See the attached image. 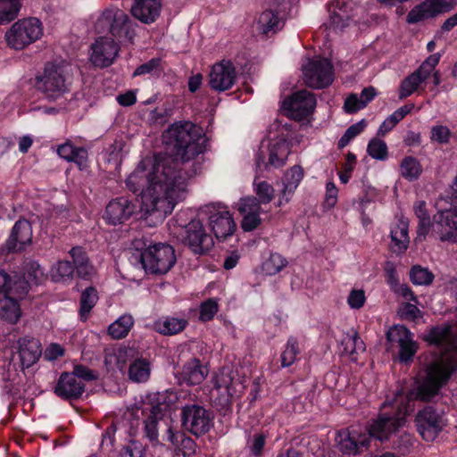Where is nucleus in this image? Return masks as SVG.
<instances>
[{"label":"nucleus","mask_w":457,"mask_h":457,"mask_svg":"<svg viewBox=\"0 0 457 457\" xmlns=\"http://www.w3.org/2000/svg\"><path fill=\"white\" fill-rule=\"evenodd\" d=\"M209 369L199 358L192 357L186 361L175 377L180 386L200 385L207 377Z\"/></svg>","instance_id":"nucleus-24"},{"label":"nucleus","mask_w":457,"mask_h":457,"mask_svg":"<svg viewBox=\"0 0 457 457\" xmlns=\"http://www.w3.org/2000/svg\"><path fill=\"white\" fill-rule=\"evenodd\" d=\"M98 299V292L93 286L86 287L81 292L79 309V320L83 322L87 320L89 314L97 303Z\"/></svg>","instance_id":"nucleus-33"},{"label":"nucleus","mask_w":457,"mask_h":457,"mask_svg":"<svg viewBox=\"0 0 457 457\" xmlns=\"http://www.w3.org/2000/svg\"><path fill=\"white\" fill-rule=\"evenodd\" d=\"M442 54L439 53L430 54L416 70L421 77L426 80L430 74L434 71L436 66L438 64Z\"/></svg>","instance_id":"nucleus-53"},{"label":"nucleus","mask_w":457,"mask_h":457,"mask_svg":"<svg viewBox=\"0 0 457 457\" xmlns=\"http://www.w3.org/2000/svg\"><path fill=\"white\" fill-rule=\"evenodd\" d=\"M453 9V4L452 2L445 0H425L409 12L406 21L410 24H416L421 21L434 18L438 14L448 12Z\"/></svg>","instance_id":"nucleus-21"},{"label":"nucleus","mask_w":457,"mask_h":457,"mask_svg":"<svg viewBox=\"0 0 457 457\" xmlns=\"http://www.w3.org/2000/svg\"><path fill=\"white\" fill-rule=\"evenodd\" d=\"M269 436V430L262 428L248 438L247 445L252 455L254 457H260L262 455L266 440Z\"/></svg>","instance_id":"nucleus-45"},{"label":"nucleus","mask_w":457,"mask_h":457,"mask_svg":"<svg viewBox=\"0 0 457 457\" xmlns=\"http://www.w3.org/2000/svg\"><path fill=\"white\" fill-rule=\"evenodd\" d=\"M137 23L123 11L116 7L105 8L95 22L98 34L109 33L120 43H133Z\"/></svg>","instance_id":"nucleus-6"},{"label":"nucleus","mask_w":457,"mask_h":457,"mask_svg":"<svg viewBox=\"0 0 457 457\" xmlns=\"http://www.w3.org/2000/svg\"><path fill=\"white\" fill-rule=\"evenodd\" d=\"M69 372L71 373L74 378H77V380H80L83 383L98 379V373L83 364H75L72 371Z\"/></svg>","instance_id":"nucleus-52"},{"label":"nucleus","mask_w":457,"mask_h":457,"mask_svg":"<svg viewBox=\"0 0 457 457\" xmlns=\"http://www.w3.org/2000/svg\"><path fill=\"white\" fill-rule=\"evenodd\" d=\"M367 153L375 160L385 161L388 157V147L384 140L374 137L368 143Z\"/></svg>","instance_id":"nucleus-46"},{"label":"nucleus","mask_w":457,"mask_h":457,"mask_svg":"<svg viewBox=\"0 0 457 457\" xmlns=\"http://www.w3.org/2000/svg\"><path fill=\"white\" fill-rule=\"evenodd\" d=\"M15 357H12L11 361L8 363L7 370L3 372L2 374V384L1 387V396L5 398L8 401L11 397H13L18 389L14 387L13 380L16 377V369H12V362H14Z\"/></svg>","instance_id":"nucleus-39"},{"label":"nucleus","mask_w":457,"mask_h":457,"mask_svg":"<svg viewBox=\"0 0 457 457\" xmlns=\"http://www.w3.org/2000/svg\"><path fill=\"white\" fill-rule=\"evenodd\" d=\"M402 316L408 320L413 321L421 318V312L415 304L407 303L403 308Z\"/></svg>","instance_id":"nucleus-59"},{"label":"nucleus","mask_w":457,"mask_h":457,"mask_svg":"<svg viewBox=\"0 0 457 457\" xmlns=\"http://www.w3.org/2000/svg\"><path fill=\"white\" fill-rule=\"evenodd\" d=\"M337 187L333 182H328L326 185V204L329 207H334L337 200Z\"/></svg>","instance_id":"nucleus-62"},{"label":"nucleus","mask_w":457,"mask_h":457,"mask_svg":"<svg viewBox=\"0 0 457 457\" xmlns=\"http://www.w3.org/2000/svg\"><path fill=\"white\" fill-rule=\"evenodd\" d=\"M359 4L354 0H333L328 4L329 20L324 25L329 30H343L356 14Z\"/></svg>","instance_id":"nucleus-16"},{"label":"nucleus","mask_w":457,"mask_h":457,"mask_svg":"<svg viewBox=\"0 0 457 457\" xmlns=\"http://www.w3.org/2000/svg\"><path fill=\"white\" fill-rule=\"evenodd\" d=\"M414 422L420 436L427 442H433L444 430L447 420L444 410L428 404L418 411Z\"/></svg>","instance_id":"nucleus-12"},{"label":"nucleus","mask_w":457,"mask_h":457,"mask_svg":"<svg viewBox=\"0 0 457 457\" xmlns=\"http://www.w3.org/2000/svg\"><path fill=\"white\" fill-rule=\"evenodd\" d=\"M87 151L84 147H76L70 162H73L80 168L86 164Z\"/></svg>","instance_id":"nucleus-64"},{"label":"nucleus","mask_w":457,"mask_h":457,"mask_svg":"<svg viewBox=\"0 0 457 457\" xmlns=\"http://www.w3.org/2000/svg\"><path fill=\"white\" fill-rule=\"evenodd\" d=\"M336 441L343 454L355 455L370 446V437L357 430L342 429L337 434Z\"/></svg>","instance_id":"nucleus-26"},{"label":"nucleus","mask_w":457,"mask_h":457,"mask_svg":"<svg viewBox=\"0 0 457 457\" xmlns=\"http://www.w3.org/2000/svg\"><path fill=\"white\" fill-rule=\"evenodd\" d=\"M236 78L237 71L234 63L230 60H222L212 66L209 85L215 91L224 92L233 87Z\"/></svg>","instance_id":"nucleus-23"},{"label":"nucleus","mask_w":457,"mask_h":457,"mask_svg":"<svg viewBox=\"0 0 457 457\" xmlns=\"http://www.w3.org/2000/svg\"><path fill=\"white\" fill-rule=\"evenodd\" d=\"M424 77H421L419 72L414 71L409 76H407L400 85L399 98L404 99L413 94L420 85L424 82Z\"/></svg>","instance_id":"nucleus-43"},{"label":"nucleus","mask_w":457,"mask_h":457,"mask_svg":"<svg viewBox=\"0 0 457 457\" xmlns=\"http://www.w3.org/2000/svg\"><path fill=\"white\" fill-rule=\"evenodd\" d=\"M4 298L0 299V318L11 324H15L21 316L19 298L12 294L2 293Z\"/></svg>","instance_id":"nucleus-31"},{"label":"nucleus","mask_w":457,"mask_h":457,"mask_svg":"<svg viewBox=\"0 0 457 457\" xmlns=\"http://www.w3.org/2000/svg\"><path fill=\"white\" fill-rule=\"evenodd\" d=\"M456 370L457 365L450 362L438 361L430 364L426 376L414 389L408 392L407 399L432 403L435 398L441 395L442 388L448 384Z\"/></svg>","instance_id":"nucleus-4"},{"label":"nucleus","mask_w":457,"mask_h":457,"mask_svg":"<svg viewBox=\"0 0 457 457\" xmlns=\"http://www.w3.org/2000/svg\"><path fill=\"white\" fill-rule=\"evenodd\" d=\"M161 8L160 0H134L131 13L141 22L150 24L160 16Z\"/></svg>","instance_id":"nucleus-29"},{"label":"nucleus","mask_w":457,"mask_h":457,"mask_svg":"<svg viewBox=\"0 0 457 457\" xmlns=\"http://www.w3.org/2000/svg\"><path fill=\"white\" fill-rule=\"evenodd\" d=\"M291 143L285 137H278L270 140L269 144V159L266 162V157L263 152L256 154L255 164L257 170L261 172L269 167L280 168L286 164V161L290 153Z\"/></svg>","instance_id":"nucleus-17"},{"label":"nucleus","mask_w":457,"mask_h":457,"mask_svg":"<svg viewBox=\"0 0 457 457\" xmlns=\"http://www.w3.org/2000/svg\"><path fill=\"white\" fill-rule=\"evenodd\" d=\"M21 7L19 0H0V25L15 20Z\"/></svg>","instance_id":"nucleus-42"},{"label":"nucleus","mask_w":457,"mask_h":457,"mask_svg":"<svg viewBox=\"0 0 457 457\" xmlns=\"http://www.w3.org/2000/svg\"><path fill=\"white\" fill-rule=\"evenodd\" d=\"M164 154L154 155L152 170L144 162L127 178L126 186L137 197L145 214H170L184 198L190 176L182 166L204 152L206 142L200 129L190 121L170 125L162 134Z\"/></svg>","instance_id":"nucleus-1"},{"label":"nucleus","mask_w":457,"mask_h":457,"mask_svg":"<svg viewBox=\"0 0 457 457\" xmlns=\"http://www.w3.org/2000/svg\"><path fill=\"white\" fill-rule=\"evenodd\" d=\"M45 279L44 269L37 261L25 258L18 270H12L6 291L19 298H25L33 286H37Z\"/></svg>","instance_id":"nucleus-8"},{"label":"nucleus","mask_w":457,"mask_h":457,"mask_svg":"<svg viewBox=\"0 0 457 457\" xmlns=\"http://www.w3.org/2000/svg\"><path fill=\"white\" fill-rule=\"evenodd\" d=\"M315 96L307 91L300 90L283 101L282 107L296 120H303L312 114L316 107Z\"/></svg>","instance_id":"nucleus-19"},{"label":"nucleus","mask_w":457,"mask_h":457,"mask_svg":"<svg viewBox=\"0 0 457 457\" xmlns=\"http://www.w3.org/2000/svg\"><path fill=\"white\" fill-rule=\"evenodd\" d=\"M287 263V259L280 253H272L269 259L263 263L262 269L267 275L272 276L280 272Z\"/></svg>","instance_id":"nucleus-48"},{"label":"nucleus","mask_w":457,"mask_h":457,"mask_svg":"<svg viewBox=\"0 0 457 457\" xmlns=\"http://www.w3.org/2000/svg\"><path fill=\"white\" fill-rule=\"evenodd\" d=\"M451 135V130L446 126L436 125L431 129L430 139L439 144H447Z\"/></svg>","instance_id":"nucleus-55"},{"label":"nucleus","mask_w":457,"mask_h":457,"mask_svg":"<svg viewBox=\"0 0 457 457\" xmlns=\"http://www.w3.org/2000/svg\"><path fill=\"white\" fill-rule=\"evenodd\" d=\"M451 327L447 324L431 327L424 335L423 340L429 345L442 347L446 345L451 335Z\"/></svg>","instance_id":"nucleus-36"},{"label":"nucleus","mask_w":457,"mask_h":457,"mask_svg":"<svg viewBox=\"0 0 457 457\" xmlns=\"http://www.w3.org/2000/svg\"><path fill=\"white\" fill-rule=\"evenodd\" d=\"M129 262L148 274H166L177 262L174 248L166 243L147 244L146 240L135 239Z\"/></svg>","instance_id":"nucleus-3"},{"label":"nucleus","mask_w":457,"mask_h":457,"mask_svg":"<svg viewBox=\"0 0 457 457\" xmlns=\"http://www.w3.org/2000/svg\"><path fill=\"white\" fill-rule=\"evenodd\" d=\"M187 324L188 321L186 319L166 317L163 320L155 322L154 329L162 335L172 336L183 331Z\"/></svg>","instance_id":"nucleus-35"},{"label":"nucleus","mask_w":457,"mask_h":457,"mask_svg":"<svg viewBox=\"0 0 457 457\" xmlns=\"http://www.w3.org/2000/svg\"><path fill=\"white\" fill-rule=\"evenodd\" d=\"M303 175V170L300 165L293 166L285 173L283 178L284 196L287 195H292L295 191L300 182L302 181Z\"/></svg>","instance_id":"nucleus-40"},{"label":"nucleus","mask_w":457,"mask_h":457,"mask_svg":"<svg viewBox=\"0 0 457 457\" xmlns=\"http://www.w3.org/2000/svg\"><path fill=\"white\" fill-rule=\"evenodd\" d=\"M43 34V25L35 17L21 19L14 22L5 33L7 46L15 50H22L36 42Z\"/></svg>","instance_id":"nucleus-11"},{"label":"nucleus","mask_w":457,"mask_h":457,"mask_svg":"<svg viewBox=\"0 0 457 457\" xmlns=\"http://www.w3.org/2000/svg\"><path fill=\"white\" fill-rule=\"evenodd\" d=\"M240 212L245 213L241 221V228L244 231H253L261 224L260 205L256 198L244 200Z\"/></svg>","instance_id":"nucleus-30"},{"label":"nucleus","mask_w":457,"mask_h":457,"mask_svg":"<svg viewBox=\"0 0 457 457\" xmlns=\"http://www.w3.org/2000/svg\"><path fill=\"white\" fill-rule=\"evenodd\" d=\"M253 185L255 186V193L258 196L257 203L269 204L274 196V189L271 185L266 181L256 182L254 180Z\"/></svg>","instance_id":"nucleus-51"},{"label":"nucleus","mask_w":457,"mask_h":457,"mask_svg":"<svg viewBox=\"0 0 457 457\" xmlns=\"http://www.w3.org/2000/svg\"><path fill=\"white\" fill-rule=\"evenodd\" d=\"M150 374L151 363L148 359L137 357L130 362L129 367V378L133 382H146L150 378Z\"/></svg>","instance_id":"nucleus-34"},{"label":"nucleus","mask_w":457,"mask_h":457,"mask_svg":"<svg viewBox=\"0 0 457 457\" xmlns=\"http://www.w3.org/2000/svg\"><path fill=\"white\" fill-rule=\"evenodd\" d=\"M401 332L403 333V337H400L399 344V354L398 358L401 362L409 363L412 361L413 357L415 356L418 345L412 339L411 332L405 327L401 328Z\"/></svg>","instance_id":"nucleus-32"},{"label":"nucleus","mask_w":457,"mask_h":457,"mask_svg":"<svg viewBox=\"0 0 457 457\" xmlns=\"http://www.w3.org/2000/svg\"><path fill=\"white\" fill-rule=\"evenodd\" d=\"M185 212L177 214L176 222L180 228L179 237L183 245H187L195 254H205L214 245L212 236L206 232L204 220L197 216L188 222L184 219Z\"/></svg>","instance_id":"nucleus-7"},{"label":"nucleus","mask_w":457,"mask_h":457,"mask_svg":"<svg viewBox=\"0 0 457 457\" xmlns=\"http://www.w3.org/2000/svg\"><path fill=\"white\" fill-rule=\"evenodd\" d=\"M151 403L145 406L142 413L147 414L144 420L145 436L153 445L170 443L174 447L183 450L184 455L194 452L195 444L191 438L169 425L170 419L166 418L170 406L166 397L160 393L149 395Z\"/></svg>","instance_id":"nucleus-2"},{"label":"nucleus","mask_w":457,"mask_h":457,"mask_svg":"<svg viewBox=\"0 0 457 457\" xmlns=\"http://www.w3.org/2000/svg\"><path fill=\"white\" fill-rule=\"evenodd\" d=\"M133 325V317L130 314H124L109 326L108 334L113 339H122L128 336Z\"/></svg>","instance_id":"nucleus-37"},{"label":"nucleus","mask_w":457,"mask_h":457,"mask_svg":"<svg viewBox=\"0 0 457 457\" xmlns=\"http://www.w3.org/2000/svg\"><path fill=\"white\" fill-rule=\"evenodd\" d=\"M197 216L207 220L211 231L219 241L231 237L237 229L230 212L220 204L211 203L201 206Z\"/></svg>","instance_id":"nucleus-9"},{"label":"nucleus","mask_w":457,"mask_h":457,"mask_svg":"<svg viewBox=\"0 0 457 457\" xmlns=\"http://www.w3.org/2000/svg\"><path fill=\"white\" fill-rule=\"evenodd\" d=\"M121 457H144L145 448L143 445L136 440H131L129 444L124 446L120 453Z\"/></svg>","instance_id":"nucleus-56"},{"label":"nucleus","mask_w":457,"mask_h":457,"mask_svg":"<svg viewBox=\"0 0 457 457\" xmlns=\"http://www.w3.org/2000/svg\"><path fill=\"white\" fill-rule=\"evenodd\" d=\"M137 212L145 213V206H141L138 198L120 196L112 199L108 203L103 218L107 224L116 226L125 223Z\"/></svg>","instance_id":"nucleus-14"},{"label":"nucleus","mask_w":457,"mask_h":457,"mask_svg":"<svg viewBox=\"0 0 457 457\" xmlns=\"http://www.w3.org/2000/svg\"><path fill=\"white\" fill-rule=\"evenodd\" d=\"M17 352L12 355L15 357L12 362V369H16V361H19V367L21 370L31 367L41 356V344L32 337H24L17 342Z\"/></svg>","instance_id":"nucleus-22"},{"label":"nucleus","mask_w":457,"mask_h":457,"mask_svg":"<svg viewBox=\"0 0 457 457\" xmlns=\"http://www.w3.org/2000/svg\"><path fill=\"white\" fill-rule=\"evenodd\" d=\"M434 274L427 268L420 265H414L410 271V279L414 285L427 286L430 285L434 280Z\"/></svg>","instance_id":"nucleus-47"},{"label":"nucleus","mask_w":457,"mask_h":457,"mask_svg":"<svg viewBox=\"0 0 457 457\" xmlns=\"http://www.w3.org/2000/svg\"><path fill=\"white\" fill-rule=\"evenodd\" d=\"M303 75L308 87L325 88L334 80V67L328 59H312L303 67Z\"/></svg>","instance_id":"nucleus-15"},{"label":"nucleus","mask_w":457,"mask_h":457,"mask_svg":"<svg viewBox=\"0 0 457 457\" xmlns=\"http://www.w3.org/2000/svg\"><path fill=\"white\" fill-rule=\"evenodd\" d=\"M36 87L48 99L60 97L67 91L63 67L46 62L43 73L36 77Z\"/></svg>","instance_id":"nucleus-13"},{"label":"nucleus","mask_w":457,"mask_h":457,"mask_svg":"<svg viewBox=\"0 0 457 457\" xmlns=\"http://www.w3.org/2000/svg\"><path fill=\"white\" fill-rule=\"evenodd\" d=\"M86 390V385L69 371H63L60 374L54 386V395L69 403L79 400Z\"/></svg>","instance_id":"nucleus-25"},{"label":"nucleus","mask_w":457,"mask_h":457,"mask_svg":"<svg viewBox=\"0 0 457 457\" xmlns=\"http://www.w3.org/2000/svg\"><path fill=\"white\" fill-rule=\"evenodd\" d=\"M390 237H391L390 248L393 253L399 254V253H404L407 250L410 239H400L398 237H396L395 239L394 236H390Z\"/></svg>","instance_id":"nucleus-63"},{"label":"nucleus","mask_w":457,"mask_h":457,"mask_svg":"<svg viewBox=\"0 0 457 457\" xmlns=\"http://www.w3.org/2000/svg\"><path fill=\"white\" fill-rule=\"evenodd\" d=\"M32 243V228L26 219H19L11 229L4 244L0 245V265L12 262L17 253H21ZM10 273L0 269V293L6 291Z\"/></svg>","instance_id":"nucleus-5"},{"label":"nucleus","mask_w":457,"mask_h":457,"mask_svg":"<svg viewBox=\"0 0 457 457\" xmlns=\"http://www.w3.org/2000/svg\"><path fill=\"white\" fill-rule=\"evenodd\" d=\"M54 278L55 281H67L73 278L76 273L72 263L68 260L58 261L54 267Z\"/></svg>","instance_id":"nucleus-49"},{"label":"nucleus","mask_w":457,"mask_h":457,"mask_svg":"<svg viewBox=\"0 0 457 457\" xmlns=\"http://www.w3.org/2000/svg\"><path fill=\"white\" fill-rule=\"evenodd\" d=\"M404 424V420L395 415L379 414L368 427L366 434L370 439L385 442Z\"/></svg>","instance_id":"nucleus-20"},{"label":"nucleus","mask_w":457,"mask_h":457,"mask_svg":"<svg viewBox=\"0 0 457 457\" xmlns=\"http://www.w3.org/2000/svg\"><path fill=\"white\" fill-rule=\"evenodd\" d=\"M413 108V104H404L398 108L397 110H395L391 115H389V117L391 118V120H393V122L397 124L402 120H403L406 117V115H408L412 111Z\"/></svg>","instance_id":"nucleus-60"},{"label":"nucleus","mask_w":457,"mask_h":457,"mask_svg":"<svg viewBox=\"0 0 457 457\" xmlns=\"http://www.w3.org/2000/svg\"><path fill=\"white\" fill-rule=\"evenodd\" d=\"M219 311V305L215 299L210 298L204 301L199 308V320L207 322L213 320Z\"/></svg>","instance_id":"nucleus-50"},{"label":"nucleus","mask_w":457,"mask_h":457,"mask_svg":"<svg viewBox=\"0 0 457 457\" xmlns=\"http://www.w3.org/2000/svg\"><path fill=\"white\" fill-rule=\"evenodd\" d=\"M434 229L442 242L457 243V211L438 212L434 216Z\"/></svg>","instance_id":"nucleus-27"},{"label":"nucleus","mask_w":457,"mask_h":457,"mask_svg":"<svg viewBox=\"0 0 457 457\" xmlns=\"http://www.w3.org/2000/svg\"><path fill=\"white\" fill-rule=\"evenodd\" d=\"M344 109L347 113H355L363 109V106L360 97L356 94H351L345 101Z\"/></svg>","instance_id":"nucleus-58"},{"label":"nucleus","mask_w":457,"mask_h":457,"mask_svg":"<svg viewBox=\"0 0 457 457\" xmlns=\"http://www.w3.org/2000/svg\"><path fill=\"white\" fill-rule=\"evenodd\" d=\"M163 72L162 60L159 57H154L148 62L137 67L133 72V77L150 74L154 77H160Z\"/></svg>","instance_id":"nucleus-44"},{"label":"nucleus","mask_w":457,"mask_h":457,"mask_svg":"<svg viewBox=\"0 0 457 457\" xmlns=\"http://www.w3.org/2000/svg\"><path fill=\"white\" fill-rule=\"evenodd\" d=\"M366 301L365 293L361 289H353L348 297L347 303L352 309H360L361 308Z\"/></svg>","instance_id":"nucleus-57"},{"label":"nucleus","mask_w":457,"mask_h":457,"mask_svg":"<svg viewBox=\"0 0 457 457\" xmlns=\"http://www.w3.org/2000/svg\"><path fill=\"white\" fill-rule=\"evenodd\" d=\"M69 255L77 277L86 281H91L96 269L85 248L79 245L73 246L69 251Z\"/></svg>","instance_id":"nucleus-28"},{"label":"nucleus","mask_w":457,"mask_h":457,"mask_svg":"<svg viewBox=\"0 0 457 457\" xmlns=\"http://www.w3.org/2000/svg\"><path fill=\"white\" fill-rule=\"evenodd\" d=\"M401 175L406 180L411 182L417 180L422 171V166L413 156H405L400 163Z\"/></svg>","instance_id":"nucleus-38"},{"label":"nucleus","mask_w":457,"mask_h":457,"mask_svg":"<svg viewBox=\"0 0 457 457\" xmlns=\"http://www.w3.org/2000/svg\"><path fill=\"white\" fill-rule=\"evenodd\" d=\"M260 22L263 26V31L268 33L278 28L279 18L277 13L272 11H265L260 17Z\"/></svg>","instance_id":"nucleus-54"},{"label":"nucleus","mask_w":457,"mask_h":457,"mask_svg":"<svg viewBox=\"0 0 457 457\" xmlns=\"http://www.w3.org/2000/svg\"><path fill=\"white\" fill-rule=\"evenodd\" d=\"M300 353L301 350L299 347L298 339L294 336H290L287 338V341L285 345V349L280 355L281 367L287 368L293 365Z\"/></svg>","instance_id":"nucleus-41"},{"label":"nucleus","mask_w":457,"mask_h":457,"mask_svg":"<svg viewBox=\"0 0 457 457\" xmlns=\"http://www.w3.org/2000/svg\"><path fill=\"white\" fill-rule=\"evenodd\" d=\"M89 60L95 68L104 69L111 66L120 51L119 45L109 37H99L91 45Z\"/></svg>","instance_id":"nucleus-18"},{"label":"nucleus","mask_w":457,"mask_h":457,"mask_svg":"<svg viewBox=\"0 0 457 457\" xmlns=\"http://www.w3.org/2000/svg\"><path fill=\"white\" fill-rule=\"evenodd\" d=\"M64 354V349L59 344H51L45 351V357L47 360L54 361Z\"/></svg>","instance_id":"nucleus-61"},{"label":"nucleus","mask_w":457,"mask_h":457,"mask_svg":"<svg viewBox=\"0 0 457 457\" xmlns=\"http://www.w3.org/2000/svg\"><path fill=\"white\" fill-rule=\"evenodd\" d=\"M180 417L182 428L197 437L207 434L214 426L212 411L197 403L185 404Z\"/></svg>","instance_id":"nucleus-10"}]
</instances>
